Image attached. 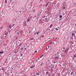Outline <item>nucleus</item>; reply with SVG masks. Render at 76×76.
<instances>
[{"label": "nucleus", "instance_id": "nucleus-36", "mask_svg": "<svg viewBox=\"0 0 76 76\" xmlns=\"http://www.w3.org/2000/svg\"><path fill=\"white\" fill-rule=\"evenodd\" d=\"M14 53L15 54H16V53H17V52H16V50L14 51Z\"/></svg>", "mask_w": 76, "mask_h": 76}, {"label": "nucleus", "instance_id": "nucleus-26", "mask_svg": "<svg viewBox=\"0 0 76 76\" xmlns=\"http://www.w3.org/2000/svg\"><path fill=\"white\" fill-rule=\"evenodd\" d=\"M28 10L27 9H26L24 11V12H26V11H27Z\"/></svg>", "mask_w": 76, "mask_h": 76}, {"label": "nucleus", "instance_id": "nucleus-56", "mask_svg": "<svg viewBox=\"0 0 76 76\" xmlns=\"http://www.w3.org/2000/svg\"><path fill=\"white\" fill-rule=\"evenodd\" d=\"M47 50H48V48H47L46 49V51H47Z\"/></svg>", "mask_w": 76, "mask_h": 76}, {"label": "nucleus", "instance_id": "nucleus-1", "mask_svg": "<svg viewBox=\"0 0 76 76\" xmlns=\"http://www.w3.org/2000/svg\"><path fill=\"white\" fill-rule=\"evenodd\" d=\"M27 25V24H26V20H24L23 21V26H26Z\"/></svg>", "mask_w": 76, "mask_h": 76}, {"label": "nucleus", "instance_id": "nucleus-27", "mask_svg": "<svg viewBox=\"0 0 76 76\" xmlns=\"http://www.w3.org/2000/svg\"><path fill=\"white\" fill-rule=\"evenodd\" d=\"M11 69L12 70H13V66H11Z\"/></svg>", "mask_w": 76, "mask_h": 76}, {"label": "nucleus", "instance_id": "nucleus-17", "mask_svg": "<svg viewBox=\"0 0 76 76\" xmlns=\"http://www.w3.org/2000/svg\"><path fill=\"white\" fill-rule=\"evenodd\" d=\"M49 20H50L49 19H47L46 20L45 22H49Z\"/></svg>", "mask_w": 76, "mask_h": 76}, {"label": "nucleus", "instance_id": "nucleus-23", "mask_svg": "<svg viewBox=\"0 0 76 76\" xmlns=\"http://www.w3.org/2000/svg\"><path fill=\"white\" fill-rule=\"evenodd\" d=\"M39 73V72H37L36 74V75L37 76H38V74Z\"/></svg>", "mask_w": 76, "mask_h": 76}, {"label": "nucleus", "instance_id": "nucleus-22", "mask_svg": "<svg viewBox=\"0 0 76 76\" xmlns=\"http://www.w3.org/2000/svg\"><path fill=\"white\" fill-rule=\"evenodd\" d=\"M15 45V47H16V46H18V44H17V43H15L14 44V45Z\"/></svg>", "mask_w": 76, "mask_h": 76}, {"label": "nucleus", "instance_id": "nucleus-46", "mask_svg": "<svg viewBox=\"0 0 76 76\" xmlns=\"http://www.w3.org/2000/svg\"><path fill=\"white\" fill-rule=\"evenodd\" d=\"M40 65H41V66H42V65H43V62H42V63Z\"/></svg>", "mask_w": 76, "mask_h": 76}, {"label": "nucleus", "instance_id": "nucleus-10", "mask_svg": "<svg viewBox=\"0 0 76 76\" xmlns=\"http://www.w3.org/2000/svg\"><path fill=\"white\" fill-rule=\"evenodd\" d=\"M49 3V2H48L46 4L45 6V7H47V6H48V4Z\"/></svg>", "mask_w": 76, "mask_h": 76}, {"label": "nucleus", "instance_id": "nucleus-43", "mask_svg": "<svg viewBox=\"0 0 76 76\" xmlns=\"http://www.w3.org/2000/svg\"><path fill=\"white\" fill-rule=\"evenodd\" d=\"M74 70H75V68H73V71H74Z\"/></svg>", "mask_w": 76, "mask_h": 76}, {"label": "nucleus", "instance_id": "nucleus-45", "mask_svg": "<svg viewBox=\"0 0 76 76\" xmlns=\"http://www.w3.org/2000/svg\"><path fill=\"white\" fill-rule=\"evenodd\" d=\"M48 76H51V73H50L49 74Z\"/></svg>", "mask_w": 76, "mask_h": 76}, {"label": "nucleus", "instance_id": "nucleus-16", "mask_svg": "<svg viewBox=\"0 0 76 76\" xmlns=\"http://www.w3.org/2000/svg\"><path fill=\"white\" fill-rule=\"evenodd\" d=\"M60 18L61 19V18H62V17H63V16L61 15H60L59 16Z\"/></svg>", "mask_w": 76, "mask_h": 76}, {"label": "nucleus", "instance_id": "nucleus-19", "mask_svg": "<svg viewBox=\"0 0 76 76\" xmlns=\"http://www.w3.org/2000/svg\"><path fill=\"white\" fill-rule=\"evenodd\" d=\"M3 53H4V52L3 51L0 52V54H3Z\"/></svg>", "mask_w": 76, "mask_h": 76}, {"label": "nucleus", "instance_id": "nucleus-49", "mask_svg": "<svg viewBox=\"0 0 76 76\" xmlns=\"http://www.w3.org/2000/svg\"><path fill=\"white\" fill-rule=\"evenodd\" d=\"M63 9H66V7H63Z\"/></svg>", "mask_w": 76, "mask_h": 76}, {"label": "nucleus", "instance_id": "nucleus-64", "mask_svg": "<svg viewBox=\"0 0 76 76\" xmlns=\"http://www.w3.org/2000/svg\"><path fill=\"white\" fill-rule=\"evenodd\" d=\"M17 34H18V35H19V32H18L17 33Z\"/></svg>", "mask_w": 76, "mask_h": 76}, {"label": "nucleus", "instance_id": "nucleus-59", "mask_svg": "<svg viewBox=\"0 0 76 76\" xmlns=\"http://www.w3.org/2000/svg\"><path fill=\"white\" fill-rule=\"evenodd\" d=\"M19 41H20V42H21V41H22L21 40H19Z\"/></svg>", "mask_w": 76, "mask_h": 76}, {"label": "nucleus", "instance_id": "nucleus-42", "mask_svg": "<svg viewBox=\"0 0 76 76\" xmlns=\"http://www.w3.org/2000/svg\"><path fill=\"white\" fill-rule=\"evenodd\" d=\"M34 40H35V39H34V38H31V40H34Z\"/></svg>", "mask_w": 76, "mask_h": 76}, {"label": "nucleus", "instance_id": "nucleus-28", "mask_svg": "<svg viewBox=\"0 0 76 76\" xmlns=\"http://www.w3.org/2000/svg\"><path fill=\"white\" fill-rule=\"evenodd\" d=\"M53 34V32H51V33L50 32L49 34V35H50V34Z\"/></svg>", "mask_w": 76, "mask_h": 76}, {"label": "nucleus", "instance_id": "nucleus-63", "mask_svg": "<svg viewBox=\"0 0 76 76\" xmlns=\"http://www.w3.org/2000/svg\"><path fill=\"white\" fill-rule=\"evenodd\" d=\"M64 50L65 49V48L64 47L63 48Z\"/></svg>", "mask_w": 76, "mask_h": 76}, {"label": "nucleus", "instance_id": "nucleus-61", "mask_svg": "<svg viewBox=\"0 0 76 76\" xmlns=\"http://www.w3.org/2000/svg\"><path fill=\"white\" fill-rule=\"evenodd\" d=\"M22 31H20V34H22Z\"/></svg>", "mask_w": 76, "mask_h": 76}, {"label": "nucleus", "instance_id": "nucleus-15", "mask_svg": "<svg viewBox=\"0 0 76 76\" xmlns=\"http://www.w3.org/2000/svg\"><path fill=\"white\" fill-rule=\"evenodd\" d=\"M58 58V57L57 56H56L55 57V59H56V60H57Z\"/></svg>", "mask_w": 76, "mask_h": 76}, {"label": "nucleus", "instance_id": "nucleus-50", "mask_svg": "<svg viewBox=\"0 0 76 76\" xmlns=\"http://www.w3.org/2000/svg\"><path fill=\"white\" fill-rule=\"evenodd\" d=\"M59 20V21H60V20H62V19H60L58 20Z\"/></svg>", "mask_w": 76, "mask_h": 76}, {"label": "nucleus", "instance_id": "nucleus-32", "mask_svg": "<svg viewBox=\"0 0 76 76\" xmlns=\"http://www.w3.org/2000/svg\"><path fill=\"white\" fill-rule=\"evenodd\" d=\"M23 49V48L21 47V51H22Z\"/></svg>", "mask_w": 76, "mask_h": 76}, {"label": "nucleus", "instance_id": "nucleus-34", "mask_svg": "<svg viewBox=\"0 0 76 76\" xmlns=\"http://www.w3.org/2000/svg\"><path fill=\"white\" fill-rule=\"evenodd\" d=\"M47 14L48 15H50V12H48Z\"/></svg>", "mask_w": 76, "mask_h": 76}, {"label": "nucleus", "instance_id": "nucleus-41", "mask_svg": "<svg viewBox=\"0 0 76 76\" xmlns=\"http://www.w3.org/2000/svg\"><path fill=\"white\" fill-rule=\"evenodd\" d=\"M42 38H44V35H42Z\"/></svg>", "mask_w": 76, "mask_h": 76}, {"label": "nucleus", "instance_id": "nucleus-44", "mask_svg": "<svg viewBox=\"0 0 76 76\" xmlns=\"http://www.w3.org/2000/svg\"><path fill=\"white\" fill-rule=\"evenodd\" d=\"M74 32L76 34V31H74Z\"/></svg>", "mask_w": 76, "mask_h": 76}, {"label": "nucleus", "instance_id": "nucleus-13", "mask_svg": "<svg viewBox=\"0 0 76 76\" xmlns=\"http://www.w3.org/2000/svg\"><path fill=\"white\" fill-rule=\"evenodd\" d=\"M33 63V64H34V61H31V62H30V64H32Z\"/></svg>", "mask_w": 76, "mask_h": 76}, {"label": "nucleus", "instance_id": "nucleus-37", "mask_svg": "<svg viewBox=\"0 0 76 76\" xmlns=\"http://www.w3.org/2000/svg\"><path fill=\"white\" fill-rule=\"evenodd\" d=\"M8 34L7 33H5V35H7Z\"/></svg>", "mask_w": 76, "mask_h": 76}, {"label": "nucleus", "instance_id": "nucleus-11", "mask_svg": "<svg viewBox=\"0 0 76 76\" xmlns=\"http://www.w3.org/2000/svg\"><path fill=\"white\" fill-rule=\"evenodd\" d=\"M73 56H73V60H75V57H76V55L74 54Z\"/></svg>", "mask_w": 76, "mask_h": 76}, {"label": "nucleus", "instance_id": "nucleus-12", "mask_svg": "<svg viewBox=\"0 0 76 76\" xmlns=\"http://www.w3.org/2000/svg\"><path fill=\"white\" fill-rule=\"evenodd\" d=\"M52 26H53V24H51L50 27H49V28H52Z\"/></svg>", "mask_w": 76, "mask_h": 76}, {"label": "nucleus", "instance_id": "nucleus-30", "mask_svg": "<svg viewBox=\"0 0 76 76\" xmlns=\"http://www.w3.org/2000/svg\"><path fill=\"white\" fill-rule=\"evenodd\" d=\"M52 43H53V42H52L51 41H50V45H51V44H52Z\"/></svg>", "mask_w": 76, "mask_h": 76}, {"label": "nucleus", "instance_id": "nucleus-8", "mask_svg": "<svg viewBox=\"0 0 76 76\" xmlns=\"http://www.w3.org/2000/svg\"><path fill=\"white\" fill-rule=\"evenodd\" d=\"M70 75H74V71H72L70 73Z\"/></svg>", "mask_w": 76, "mask_h": 76}, {"label": "nucleus", "instance_id": "nucleus-2", "mask_svg": "<svg viewBox=\"0 0 76 76\" xmlns=\"http://www.w3.org/2000/svg\"><path fill=\"white\" fill-rule=\"evenodd\" d=\"M35 67V65L33 64L31 66H30V69H32V68H34Z\"/></svg>", "mask_w": 76, "mask_h": 76}, {"label": "nucleus", "instance_id": "nucleus-25", "mask_svg": "<svg viewBox=\"0 0 76 76\" xmlns=\"http://www.w3.org/2000/svg\"><path fill=\"white\" fill-rule=\"evenodd\" d=\"M49 73V72H46V74L47 75H48Z\"/></svg>", "mask_w": 76, "mask_h": 76}, {"label": "nucleus", "instance_id": "nucleus-3", "mask_svg": "<svg viewBox=\"0 0 76 76\" xmlns=\"http://www.w3.org/2000/svg\"><path fill=\"white\" fill-rule=\"evenodd\" d=\"M69 51V50H65L64 53H66V55L67 54V52Z\"/></svg>", "mask_w": 76, "mask_h": 76}, {"label": "nucleus", "instance_id": "nucleus-9", "mask_svg": "<svg viewBox=\"0 0 76 76\" xmlns=\"http://www.w3.org/2000/svg\"><path fill=\"white\" fill-rule=\"evenodd\" d=\"M31 17H30V18H28L27 19V22H29V21H30V19L31 18Z\"/></svg>", "mask_w": 76, "mask_h": 76}, {"label": "nucleus", "instance_id": "nucleus-20", "mask_svg": "<svg viewBox=\"0 0 76 76\" xmlns=\"http://www.w3.org/2000/svg\"><path fill=\"white\" fill-rule=\"evenodd\" d=\"M9 28H10V29L12 28V26L11 25H10L9 26Z\"/></svg>", "mask_w": 76, "mask_h": 76}, {"label": "nucleus", "instance_id": "nucleus-33", "mask_svg": "<svg viewBox=\"0 0 76 76\" xmlns=\"http://www.w3.org/2000/svg\"><path fill=\"white\" fill-rule=\"evenodd\" d=\"M50 27H49L47 29V31H50Z\"/></svg>", "mask_w": 76, "mask_h": 76}, {"label": "nucleus", "instance_id": "nucleus-48", "mask_svg": "<svg viewBox=\"0 0 76 76\" xmlns=\"http://www.w3.org/2000/svg\"><path fill=\"white\" fill-rule=\"evenodd\" d=\"M13 71H11V73H13Z\"/></svg>", "mask_w": 76, "mask_h": 76}, {"label": "nucleus", "instance_id": "nucleus-40", "mask_svg": "<svg viewBox=\"0 0 76 76\" xmlns=\"http://www.w3.org/2000/svg\"><path fill=\"white\" fill-rule=\"evenodd\" d=\"M39 32H37V33H36V34H37V35H38V34H39Z\"/></svg>", "mask_w": 76, "mask_h": 76}, {"label": "nucleus", "instance_id": "nucleus-35", "mask_svg": "<svg viewBox=\"0 0 76 76\" xmlns=\"http://www.w3.org/2000/svg\"><path fill=\"white\" fill-rule=\"evenodd\" d=\"M7 45V44H5V43H4V46L6 45Z\"/></svg>", "mask_w": 76, "mask_h": 76}, {"label": "nucleus", "instance_id": "nucleus-24", "mask_svg": "<svg viewBox=\"0 0 76 76\" xmlns=\"http://www.w3.org/2000/svg\"><path fill=\"white\" fill-rule=\"evenodd\" d=\"M41 13H42V12H41V11H39V15H41Z\"/></svg>", "mask_w": 76, "mask_h": 76}, {"label": "nucleus", "instance_id": "nucleus-39", "mask_svg": "<svg viewBox=\"0 0 76 76\" xmlns=\"http://www.w3.org/2000/svg\"><path fill=\"white\" fill-rule=\"evenodd\" d=\"M68 50H69V47H68V48H67V49L66 50H67L68 51Z\"/></svg>", "mask_w": 76, "mask_h": 76}, {"label": "nucleus", "instance_id": "nucleus-54", "mask_svg": "<svg viewBox=\"0 0 76 76\" xmlns=\"http://www.w3.org/2000/svg\"><path fill=\"white\" fill-rule=\"evenodd\" d=\"M23 56V54H22V53H21V54H20V56Z\"/></svg>", "mask_w": 76, "mask_h": 76}, {"label": "nucleus", "instance_id": "nucleus-53", "mask_svg": "<svg viewBox=\"0 0 76 76\" xmlns=\"http://www.w3.org/2000/svg\"><path fill=\"white\" fill-rule=\"evenodd\" d=\"M54 66H53L52 67H51V69H53V68H54Z\"/></svg>", "mask_w": 76, "mask_h": 76}, {"label": "nucleus", "instance_id": "nucleus-62", "mask_svg": "<svg viewBox=\"0 0 76 76\" xmlns=\"http://www.w3.org/2000/svg\"><path fill=\"white\" fill-rule=\"evenodd\" d=\"M59 75H60V73H58V76H59Z\"/></svg>", "mask_w": 76, "mask_h": 76}, {"label": "nucleus", "instance_id": "nucleus-55", "mask_svg": "<svg viewBox=\"0 0 76 76\" xmlns=\"http://www.w3.org/2000/svg\"><path fill=\"white\" fill-rule=\"evenodd\" d=\"M50 61V59H49L48 60V61Z\"/></svg>", "mask_w": 76, "mask_h": 76}, {"label": "nucleus", "instance_id": "nucleus-31", "mask_svg": "<svg viewBox=\"0 0 76 76\" xmlns=\"http://www.w3.org/2000/svg\"><path fill=\"white\" fill-rule=\"evenodd\" d=\"M5 62H6V63H7L8 62V60L6 59Z\"/></svg>", "mask_w": 76, "mask_h": 76}, {"label": "nucleus", "instance_id": "nucleus-6", "mask_svg": "<svg viewBox=\"0 0 76 76\" xmlns=\"http://www.w3.org/2000/svg\"><path fill=\"white\" fill-rule=\"evenodd\" d=\"M1 70H5V68L4 67L2 66L1 68Z\"/></svg>", "mask_w": 76, "mask_h": 76}, {"label": "nucleus", "instance_id": "nucleus-38", "mask_svg": "<svg viewBox=\"0 0 76 76\" xmlns=\"http://www.w3.org/2000/svg\"><path fill=\"white\" fill-rule=\"evenodd\" d=\"M56 31H58V28H55Z\"/></svg>", "mask_w": 76, "mask_h": 76}, {"label": "nucleus", "instance_id": "nucleus-57", "mask_svg": "<svg viewBox=\"0 0 76 76\" xmlns=\"http://www.w3.org/2000/svg\"><path fill=\"white\" fill-rule=\"evenodd\" d=\"M51 67L53 66V65H52V64H51Z\"/></svg>", "mask_w": 76, "mask_h": 76}, {"label": "nucleus", "instance_id": "nucleus-21", "mask_svg": "<svg viewBox=\"0 0 76 76\" xmlns=\"http://www.w3.org/2000/svg\"><path fill=\"white\" fill-rule=\"evenodd\" d=\"M28 34H29L31 33V31L29 30L28 31Z\"/></svg>", "mask_w": 76, "mask_h": 76}, {"label": "nucleus", "instance_id": "nucleus-51", "mask_svg": "<svg viewBox=\"0 0 76 76\" xmlns=\"http://www.w3.org/2000/svg\"><path fill=\"white\" fill-rule=\"evenodd\" d=\"M71 39L72 40H73V38L72 37Z\"/></svg>", "mask_w": 76, "mask_h": 76}, {"label": "nucleus", "instance_id": "nucleus-4", "mask_svg": "<svg viewBox=\"0 0 76 76\" xmlns=\"http://www.w3.org/2000/svg\"><path fill=\"white\" fill-rule=\"evenodd\" d=\"M72 37H75V34L74 33H72Z\"/></svg>", "mask_w": 76, "mask_h": 76}, {"label": "nucleus", "instance_id": "nucleus-58", "mask_svg": "<svg viewBox=\"0 0 76 76\" xmlns=\"http://www.w3.org/2000/svg\"><path fill=\"white\" fill-rule=\"evenodd\" d=\"M40 75V74H39H39H38V76H39Z\"/></svg>", "mask_w": 76, "mask_h": 76}, {"label": "nucleus", "instance_id": "nucleus-29", "mask_svg": "<svg viewBox=\"0 0 76 76\" xmlns=\"http://www.w3.org/2000/svg\"><path fill=\"white\" fill-rule=\"evenodd\" d=\"M45 17H46V16H45V15H43V16H42V18H45Z\"/></svg>", "mask_w": 76, "mask_h": 76}, {"label": "nucleus", "instance_id": "nucleus-14", "mask_svg": "<svg viewBox=\"0 0 76 76\" xmlns=\"http://www.w3.org/2000/svg\"><path fill=\"white\" fill-rule=\"evenodd\" d=\"M5 4H7V0H5Z\"/></svg>", "mask_w": 76, "mask_h": 76}, {"label": "nucleus", "instance_id": "nucleus-47", "mask_svg": "<svg viewBox=\"0 0 76 76\" xmlns=\"http://www.w3.org/2000/svg\"><path fill=\"white\" fill-rule=\"evenodd\" d=\"M32 20H33V21H34L35 20V19L32 18Z\"/></svg>", "mask_w": 76, "mask_h": 76}, {"label": "nucleus", "instance_id": "nucleus-60", "mask_svg": "<svg viewBox=\"0 0 76 76\" xmlns=\"http://www.w3.org/2000/svg\"><path fill=\"white\" fill-rule=\"evenodd\" d=\"M43 56H44V55H42V57H43Z\"/></svg>", "mask_w": 76, "mask_h": 76}, {"label": "nucleus", "instance_id": "nucleus-7", "mask_svg": "<svg viewBox=\"0 0 76 76\" xmlns=\"http://www.w3.org/2000/svg\"><path fill=\"white\" fill-rule=\"evenodd\" d=\"M54 31V29L53 28V29H52L51 30L49 31L48 32H53V31Z\"/></svg>", "mask_w": 76, "mask_h": 76}, {"label": "nucleus", "instance_id": "nucleus-52", "mask_svg": "<svg viewBox=\"0 0 76 76\" xmlns=\"http://www.w3.org/2000/svg\"><path fill=\"white\" fill-rule=\"evenodd\" d=\"M34 53H37V51L36 50L34 52Z\"/></svg>", "mask_w": 76, "mask_h": 76}, {"label": "nucleus", "instance_id": "nucleus-18", "mask_svg": "<svg viewBox=\"0 0 76 76\" xmlns=\"http://www.w3.org/2000/svg\"><path fill=\"white\" fill-rule=\"evenodd\" d=\"M22 44V43H20L18 45V47H19V46H21V45Z\"/></svg>", "mask_w": 76, "mask_h": 76}, {"label": "nucleus", "instance_id": "nucleus-5", "mask_svg": "<svg viewBox=\"0 0 76 76\" xmlns=\"http://www.w3.org/2000/svg\"><path fill=\"white\" fill-rule=\"evenodd\" d=\"M39 23H42V19H40L39 20Z\"/></svg>", "mask_w": 76, "mask_h": 76}]
</instances>
